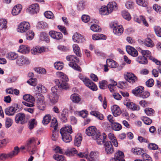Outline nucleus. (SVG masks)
I'll use <instances>...</instances> for the list:
<instances>
[{
	"label": "nucleus",
	"instance_id": "12",
	"mask_svg": "<svg viewBox=\"0 0 161 161\" xmlns=\"http://www.w3.org/2000/svg\"><path fill=\"white\" fill-rule=\"evenodd\" d=\"M39 10V7L38 4L35 3L32 4L26 9V12L31 14L37 13Z\"/></svg>",
	"mask_w": 161,
	"mask_h": 161
},
{
	"label": "nucleus",
	"instance_id": "54",
	"mask_svg": "<svg viewBox=\"0 0 161 161\" xmlns=\"http://www.w3.org/2000/svg\"><path fill=\"white\" fill-rule=\"evenodd\" d=\"M54 65V67L57 70H61L64 67L63 64L59 62L55 63Z\"/></svg>",
	"mask_w": 161,
	"mask_h": 161
},
{
	"label": "nucleus",
	"instance_id": "36",
	"mask_svg": "<svg viewBox=\"0 0 161 161\" xmlns=\"http://www.w3.org/2000/svg\"><path fill=\"white\" fill-rule=\"evenodd\" d=\"M138 50L140 52L142 56H144L145 57H149L150 59V57H152L151 56V53L148 50H143L142 49L140 48H139Z\"/></svg>",
	"mask_w": 161,
	"mask_h": 161
},
{
	"label": "nucleus",
	"instance_id": "50",
	"mask_svg": "<svg viewBox=\"0 0 161 161\" xmlns=\"http://www.w3.org/2000/svg\"><path fill=\"white\" fill-rule=\"evenodd\" d=\"M58 122L56 118H53L52 119L51 124V127L54 129V130H57L58 127Z\"/></svg>",
	"mask_w": 161,
	"mask_h": 161
},
{
	"label": "nucleus",
	"instance_id": "45",
	"mask_svg": "<svg viewBox=\"0 0 161 161\" xmlns=\"http://www.w3.org/2000/svg\"><path fill=\"white\" fill-rule=\"evenodd\" d=\"M7 22L6 19H0V30L6 28Z\"/></svg>",
	"mask_w": 161,
	"mask_h": 161
},
{
	"label": "nucleus",
	"instance_id": "23",
	"mask_svg": "<svg viewBox=\"0 0 161 161\" xmlns=\"http://www.w3.org/2000/svg\"><path fill=\"white\" fill-rule=\"evenodd\" d=\"M113 115L115 117L121 114V111L119 107L117 105H114L111 108Z\"/></svg>",
	"mask_w": 161,
	"mask_h": 161
},
{
	"label": "nucleus",
	"instance_id": "52",
	"mask_svg": "<svg viewBox=\"0 0 161 161\" xmlns=\"http://www.w3.org/2000/svg\"><path fill=\"white\" fill-rule=\"evenodd\" d=\"M40 38L42 41H49L48 37L45 32H42L40 35Z\"/></svg>",
	"mask_w": 161,
	"mask_h": 161
},
{
	"label": "nucleus",
	"instance_id": "8",
	"mask_svg": "<svg viewBox=\"0 0 161 161\" xmlns=\"http://www.w3.org/2000/svg\"><path fill=\"white\" fill-rule=\"evenodd\" d=\"M23 99L26 102H22V103L26 106L32 107L34 106L35 99L30 94L25 95L23 96Z\"/></svg>",
	"mask_w": 161,
	"mask_h": 161
},
{
	"label": "nucleus",
	"instance_id": "20",
	"mask_svg": "<svg viewBox=\"0 0 161 161\" xmlns=\"http://www.w3.org/2000/svg\"><path fill=\"white\" fill-rule=\"evenodd\" d=\"M73 41L77 43L81 42L85 40L83 37L79 33L76 32L73 35L72 37Z\"/></svg>",
	"mask_w": 161,
	"mask_h": 161
},
{
	"label": "nucleus",
	"instance_id": "30",
	"mask_svg": "<svg viewBox=\"0 0 161 161\" xmlns=\"http://www.w3.org/2000/svg\"><path fill=\"white\" fill-rule=\"evenodd\" d=\"M134 20L139 23H140L141 21H142L143 24L145 26H147L148 25L147 23L146 20L145 18L143 16H140L139 18H138L137 17H135L134 18Z\"/></svg>",
	"mask_w": 161,
	"mask_h": 161
},
{
	"label": "nucleus",
	"instance_id": "10",
	"mask_svg": "<svg viewBox=\"0 0 161 161\" xmlns=\"http://www.w3.org/2000/svg\"><path fill=\"white\" fill-rule=\"evenodd\" d=\"M125 79L130 83L133 84L137 81V77L133 73L127 72L124 75Z\"/></svg>",
	"mask_w": 161,
	"mask_h": 161
},
{
	"label": "nucleus",
	"instance_id": "62",
	"mask_svg": "<svg viewBox=\"0 0 161 161\" xmlns=\"http://www.w3.org/2000/svg\"><path fill=\"white\" fill-rule=\"evenodd\" d=\"M13 123V120L9 118L6 119L5 125L6 128H8L10 127Z\"/></svg>",
	"mask_w": 161,
	"mask_h": 161
},
{
	"label": "nucleus",
	"instance_id": "33",
	"mask_svg": "<svg viewBox=\"0 0 161 161\" xmlns=\"http://www.w3.org/2000/svg\"><path fill=\"white\" fill-rule=\"evenodd\" d=\"M70 98L73 102L75 103H79L81 99L79 96L75 93L72 94Z\"/></svg>",
	"mask_w": 161,
	"mask_h": 161
},
{
	"label": "nucleus",
	"instance_id": "41",
	"mask_svg": "<svg viewBox=\"0 0 161 161\" xmlns=\"http://www.w3.org/2000/svg\"><path fill=\"white\" fill-rule=\"evenodd\" d=\"M73 48L74 51L76 55L78 57H81V54L80 53V48L76 44H74L73 45Z\"/></svg>",
	"mask_w": 161,
	"mask_h": 161
},
{
	"label": "nucleus",
	"instance_id": "58",
	"mask_svg": "<svg viewBox=\"0 0 161 161\" xmlns=\"http://www.w3.org/2000/svg\"><path fill=\"white\" fill-rule=\"evenodd\" d=\"M141 119L146 125H149L152 122V120L147 117H142Z\"/></svg>",
	"mask_w": 161,
	"mask_h": 161
},
{
	"label": "nucleus",
	"instance_id": "34",
	"mask_svg": "<svg viewBox=\"0 0 161 161\" xmlns=\"http://www.w3.org/2000/svg\"><path fill=\"white\" fill-rule=\"evenodd\" d=\"M78 151L75 148H72L68 150L65 152V154L69 156H74L75 154H77Z\"/></svg>",
	"mask_w": 161,
	"mask_h": 161
},
{
	"label": "nucleus",
	"instance_id": "15",
	"mask_svg": "<svg viewBox=\"0 0 161 161\" xmlns=\"http://www.w3.org/2000/svg\"><path fill=\"white\" fill-rule=\"evenodd\" d=\"M104 145L105 148V151L106 154H111L114 152V149L111 142H106L104 144Z\"/></svg>",
	"mask_w": 161,
	"mask_h": 161
},
{
	"label": "nucleus",
	"instance_id": "61",
	"mask_svg": "<svg viewBox=\"0 0 161 161\" xmlns=\"http://www.w3.org/2000/svg\"><path fill=\"white\" fill-rule=\"evenodd\" d=\"M37 26L40 28L44 29L47 27V25L45 22L41 21L38 22Z\"/></svg>",
	"mask_w": 161,
	"mask_h": 161
},
{
	"label": "nucleus",
	"instance_id": "47",
	"mask_svg": "<svg viewBox=\"0 0 161 161\" xmlns=\"http://www.w3.org/2000/svg\"><path fill=\"white\" fill-rule=\"evenodd\" d=\"M112 129L115 131H119L122 129V126L119 124L114 122L111 125Z\"/></svg>",
	"mask_w": 161,
	"mask_h": 161
},
{
	"label": "nucleus",
	"instance_id": "57",
	"mask_svg": "<svg viewBox=\"0 0 161 161\" xmlns=\"http://www.w3.org/2000/svg\"><path fill=\"white\" fill-rule=\"evenodd\" d=\"M136 3L141 6L145 7L147 6L146 0H136Z\"/></svg>",
	"mask_w": 161,
	"mask_h": 161
},
{
	"label": "nucleus",
	"instance_id": "64",
	"mask_svg": "<svg viewBox=\"0 0 161 161\" xmlns=\"http://www.w3.org/2000/svg\"><path fill=\"white\" fill-rule=\"evenodd\" d=\"M36 78H31L30 80H27V82L31 86H35L36 84Z\"/></svg>",
	"mask_w": 161,
	"mask_h": 161
},
{
	"label": "nucleus",
	"instance_id": "27",
	"mask_svg": "<svg viewBox=\"0 0 161 161\" xmlns=\"http://www.w3.org/2000/svg\"><path fill=\"white\" fill-rule=\"evenodd\" d=\"M113 31L115 34L120 36L123 32V28L122 25H117L113 29Z\"/></svg>",
	"mask_w": 161,
	"mask_h": 161
},
{
	"label": "nucleus",
	"instance_id": "19",
	"mask_svg": "<svg viewBox=\"0 0 161 161\" xmlns=\"http://www.w3.org/2000/svg\"><path fill=\"white\" fill-rule=\"evenodd\" d=\"M126 50L128 53L132 56L136 57L138 55L137 51L130 46H127L126 47Z\"/></svg>",
	"mask_w": 161,
	"mask_h": 161
},
{
	"label": "nucleus",
	"instance_id": "43",
	"mask_svg": "<svg viewBox=\"0 0 161 161\" xmlns=\"http://www.w3.org/2000/svg\"><path fill=\"white\" fill-rule=\"evenodd\" d=\"M82 140V138L81 136L78 135L76 136L74 141L75 145L79 147L81 144Z\"/></svg>",
	"mask_w": 161,
	"mask_h": 161
},
{
	"label": "nucleus",
	"instance_id": "44",
	"mask_svg": "<svg viewBox=\"0 0 161 161\" xmlns=\"http://www.w3.org/2000/svg\"><path fill=\"white\" fill-rule=\"evenodd\" d=\"M131 152L134 153V154L138 155L142 153V154L144 151L141 148L135 147L132 149Z\"/></svg>",
	"mask_w": 161,
	"mask_h": 161
},
{
	"label": "nucleus",
	"instance_id": "49",
	"mask_svg": "<svg viewBox=\"0 0 161 161\" xmlns=\"http://www.w3.org/2000/svg\"><path fill=\"white\" fill-rule=\"evenodd\" d=\"M144 112L148 116H152L154 114L155 111L154 110L149 108H147L145 109Z\"/></svg>",
	"mask_w": 161,
	"mask_h": 161
},
{
	"label": "nucleus",
	"instance_id": "13",
	"mask_svg": "<svg viewBox=\"0 0 161 161\" xmlns=\"http://www.w3.org/2000/svg\"><path fill=\"white\" fill-rule=\"evenodd\" d=\"M30 63V61L28 59L23 56H19L16 61V64L19 66L28 64Z\"/></svg>",
	"mask_w": 161,
	"mask_h": 161
},
{
	"label": "nucleus",
	"instance_id": "16",
	"mask_svg": "<svg viewBox=\"0 0 161 161\" xmlns=\"http://www.w3.org/2000/svg\"><path fill=\"white\" fill-rule=\"evenodd\" d=\"M105 134L103 133V135H101L100 133L96 134V135L93 136V138L96 140L97 144L98 145H102L104 142L105 139Z\"/></svg>",
	"mask_w": 161,
	"mask_h": 161
},
{
	"label": "nucleus",
	"instance_id": "29",
	"mask_svg": "<svg viewBox=\"0 0 161 161\" xmlns=\"http://www.w3.org/2000/svg\"><path fill=\"white\" fill-rule=\"evenodd\" d=\"M115 157L119 161H125L124 159L125 157L124 153L120 151H118L114 154Z\"/></svg>",
	"mask_w": 161,
	"mask_h": 161
},
{
	"label": "nucleus",
	"instance_id": "53",
	"mask_svg": "<svg viewBox=\"0 0 161 161\" xmlns=\"http://www.w3.org/2000/svg\"><path fill=\"white\" fill-rule=\"evenodd\" d=\"M123 17L125 19L127 20H130L131 19V17L129 13L125 11H124L122 12V14Z\"/></svg>",
	"mask_w": 161,
	"mask_h": 161
},
{
	"label": "nucleus",
	"instance_id": "9",
	"mask_svg": "<svg viewBox=\"0 0 161 161\" xmlns=\"http://www.w3.org/2000/svg\"><path fill=\"white\" fill-rule=\"evenodd\" d=\"M30 28V25L27 22H23L18 25L17 31L18 32L23 33L26 32Z\"/></svg>",
	"mask_w": 161,
	"mask_h": 161
},
{
	"label": "nucleus",
	"instance_id": "51",
	"mask_svg": "<svg viewBox=\"0 0 161 161\" xmlns=\"http://www.w3.org/2000/svg\"><path fill=\"white\" fill-rule=\"evenodd\" d=\"M90 28L91 30L94 32H100L101 31V28L96 24L92 25Z\"/></svg>",
	"mask_w": 161,
	"mask_h": 161
},
{
	"label": "nucleus",
	"instance_id": "35",
	"mask_svg": "<svg viewBox=\"0 0 161 161\" xmlns=\"http://www.w3.org/2000/svg\"><path fill=\"white\" fill-rule=\"evenodd\" d=\"M136 61L141 64H145L147 63V58L144 56H139L136 58Z\"/></svg>",
	"mask_w": 161,
	"mask_h": 161
},
{
	"label": "nucleus",
	"instance_id": "7",
	"mask_svg": "<svg viewBox=\"0 0 161 161\" xmlns=\"http://www.w3.org/2000/svg\"><path fill=\"white\" fill-rule=\"evenodd\" d=\"M55 87L56 86L52 87V92L49 93L47 95V97L49 99L51 102L53 103H57L58 98V96L57 93V90Z\"/></svg>",
	"mask_w": 161,
	"mask_h": 161
},
{
	"label": "nucleus",
	"instance_id": "11",
	"mask_svg": "<svg viewBox=\"0 0 161 161\" xmlns=\"http://www.w3.org/2000/svg\"><path fill=\"white\" fill-rule=\"evenodd\" d=\"M40 97L38 98L37 101L36 106L38 109L40 110H44L46 107L45 102L43 96L39 94Z\"/></svg>",
	"mask_w": 161,
	"mask_h": 161
},
{
	"label": "nucleus",
	"instance_id": "31",
	"mask_svg": "<svg viewBox=\"0 0 161 161\" xmlns=\"http://www.w3.org/2000/svg\"><path fill=\"white\" fill-rule=\"evenodd\" d=\"M37 122L36 119H32L28 122V128L30 130L33 129L37 125Z\"/></svg>",
	"mask_w": 161,
	"mask_h": 161
},
{
	"label": "nucleus",
	"instance_id": "39",
	"mask_svg": "<svg viewBox=\"0 0 161 161\" xmlns=\"http://www.w3.org/2000/svg\"><path fill=\"white\" fill-rule=\"evenodd\" d=\"M53 158L57 161H66L64 156L58 153H56L53 156Z\"/></svg>",
	"mask_w": 161,
	"mask_h": 161
},
{
	"label": "nucleus",
	"instance_id": "21",
	"mask_svg": "<svg viewBox=\"0 0 161 161\" xmlns=\"http://www.w3.org/2000/svg\"><path fill=\"white\" fill-rule=\"evenodd\" d=\"M45 51V48L43 47H36L31 50V53L33 54H37L43 53Z\"/></svg>",
	"mask_w": 161,
	"mask_h": 161
},
{
	"label": "nucleus",
	"instance_id": "1",
	"mask_svg": "<svg viewBox=\"0 0 161 161\" xmlns=\"http://www.w3.org/2000/svg\"><path fill=\"white\" fill-rule=\"evenodd\" d=\"M56 75L57 77L62 79V80L56 79L54 80V82L58 88H60L64 89H66L69 87V85L66 82L68 81L69 79L66 75L61 72H57Z\"/></svg>",
	"mask_w": 161,
	"mask_h": 161
},
{
	"label": "nucleus",
	"instance_id": "22",
	"mask_svg": "<svg viewBox=\"0 0 161 161\" xmlns=\"http://www.w3.org/2000/svg\"><path fill=\"white\" fill-rule=\"evenodd\" d=\"M106 6L110 14L118 8L117 4L115 2H109Z\"/></svg>",
	"mask_w": 161,
	"mask_h": 161
},
{
	"label": "nucleus",
	"instance_id": "24",
	"mask_svg": "<svg viewBox=\"0 0 161 161\" xmlns=\"http://www.w3.org/2000/svg\"><path fill=\"white\" fill-rule=\"evenodd\" d=\"M99 153L97 151H92L90 153L89 157H87V158L92 159L95 161H99Z\"/></svg>",
	"mask_w": 161,
	"mask_h": 161
},
{
	"label": "nucleus",
	"instance_id": "17",
	"mask_svg": "<svg viewBox=\"0 0 161 161\" xmlns=\"http://www.w3.org/2000/svg\"><path fill=\"white\" fill-rule=\"evenodd\" d=\"M96 128L94 126H90L86 130V134L89 136H91L93 138L97 134L96 132Z\"/></svg>",
	"mask_w": 161,
	"mask_h": 161
},
{
	"label": "nucleus",
	"instance_id": "38",
	"mask_svg": "<svg viewBox=\"0 0 161 161\" xmlns=\"http://www.w3.org/2000/svg\"><path fill=\"white\" fill-rule=\"evenodd\" d=\"M144 44L146 46L150 47H152L154 46L153 41L149 38H147L144 40Z\"/></svg>",
	"mask_w": 161,
	"mask_h": 161
},
{
	"label": "nucleus",
	"instance_id": "48",
	"mask_svg": "<svg viewBox=\"0 0 161 161\" xmlns=\"http://www.w3.org/2000/svg\"><path fill=\"white\" fill-rule=\"evenodd\" d=\"M51 119V116L49 115H46L45 116L42 121V123L44 125H47Z\"/></svg>",
	"mask_w": 161,
	"mask_h": 161
},
{
	"label": "nucleus",
	"instance_id": "60",
	"mask_svg": "<svg viewBox=\"0 0 161 161\" xmlns=\"http://www.w3.org/2000/svg\"><path fill=\"white\" fill-rule=\"evenodd\" d=\"M45 17L48 19H51L53 17V13L50 11H47L44 13Z\"/></svg>",
	"mask_w": 161,
	"mask_h": 161
},
{
	"label": "nucleus",
	"instance_id": "56",
	"mask_svg": "<svg viewBox=\"0 0 161 161\" xmlns=\"http://www.w3.org/2000/svg\"><path fill=\"white\" fill-rule=\"evenodd\" d=\"M34 33L32 31H29L26 33V39L31 40L33 39L34 36Z\"/></svg>",
	"mask_w": 161,
	"mask_h": 161
},
{
	"label": "nucleus",
	"instance_id": "55",
	"mask_svg": "<svg viewBox=\"0 0 161 161\" xmlns=\"http://www.w3.org/2000/svg\"><path fill=\"white\" fill-rule=\"evenodd\" d=\"M37 89L39 92L45 93L47 91V89L45 87L42 85H39L37 86Z\"/></svg>",
	"mask_w": 161,
	"mask_h": 161
},
{
	"label": "nucleus",
	"instance_id": "14",
	"mask_svg": "<svg viewBox=\"0 0 161 161\" xmlns=\"http://www.w3.org/2000/svg\"><path fill=\"white\" fill-rule=\"evenodd\" d=\"M15 121L17 123L23 124L26 122L25 116L24 114L19 113L17 114L15 116Z\"/></svg>",
	"mask_w": 161,
	"mask_h": 161
},
{
	"label": "nucleus",
	"instance_id": "26",
	"mask_svg": "<svg viewBox=\"0 0 161 161\" xmlns=\"http://www.w3.org/2000/svg\"><path fill=\"white\" fill-rule=\"evenodd\" d=\"M17 110L16 108L12 106L9 107L5 109V114L8 115H12Z\"/></svg>",
	"mask_w": 161,
	"mask_h": 161
},
{
	"label": "nucleus",
	"instance_id": "40",
	"mask_svg": "<svg viewBox=\"0 0 161 161\" xmlns=\"http://www.w3.org/2000/svg\"><path fill=\"white\" fill-rule=\"evenodd\" d=\"M144 89V87L142 86L137 87L132 91V92L136 96L139 97L140 95L143 92Z\"/></svg>",
	"mask_w": 161,
	"mask_h": 161
},
{
	"label": "nucleus",
	"instance_id": "4",
	"mask_svg": "<svg viewBox=\"0 0 161 161\" xmlns=\"http://www.w3.org/2000/svg\"><path fill=\"white\" fill-rule=\"evenodd\" d=\"M66 59L68 61H70L69 65L74 69L81 71V69L80 66L77 64L79 62V59L73 55H69L67 56Z\"/></svg>",
	"mask_w": 161,
	"mask_h": 161
},
{
	"label": "nucleus",
	"instance_id": "32",
	"mask_svg": "<svg viewBox=\"0 0 161 161\" xmlns=\"http://www.w3.org/2000/svg\"><path fill=\"white\" fill-rule=\"evenodd\" d=\"M107 64L109 67L113 68H115L118 66V64L114 60L110 59H108L106 60Z\"/></svg>",
	"mask_w": 161,
	"mask_h": 161
},
{
	"label": "nucleus",
	"instance_id": "46",
	"mask_svg": "<svg viewBox=\"0 0 161 161\" xmlns=\"http://www.w3.org/2000/svg\"><path fill=\"white\" fill-rule=\"evenodd\" d=\"M18 57V55L14 52L8 53L7 57L10 60H13L16 59Z\"/></svg>",
	"mask_w": 161,
	"mask_h": 161
},
{
	"label": "nucleus",
	"instance_id": "18",
	"mask_svg": "<svg viewBox=\"0 0 161 161\" xmlns=\"http://www.w3.org/2000/svg\"><path fill=\"white\" fill-rule=\"evenodd\" d=\"M49 34L51 37L56 40L60 39L63 37L62 33L55 31H51L49 32Z\"/></svg>",
	"mask_w": 161,
	"mask_h": 161
},
{
	"label": "nucleus",
	"instance_id": "5",
	"mask_svg": "<svg viewBox=\"0 0 161 161\" xmlns=\"http://www.w3.org/2000/svg\"><path fill=\"white\" fill-rule=\"evenodd\" d=\"M79 77L85 85L90 89L94 91L97 90L96 85L89 79L83 75L82 74H80Z\"/></svg>",
	"mask_w": 161,
	"mask_h": 161
},
{
	"label": "nucleus",
	"instance_id": "59",
	"mask_svg": "<svg viewBox=\"0 0 161 161\" xmlns=\"http://www.w3.org/2000/svg\"><path fill=\"white\" fill-rule=\"evenodd\" d=\"M142 157L143 159V161H152V158L146 153H143Z\"/></svg>",
	"mask_w": 161,
	"mask_h": 161
},
{
	"label": "nucleus",
	"instance_id": "28",
	"mask_svg": "<svg viewBox=\"0 0 161 161\" xmlns=\"http://www.w3.org/2000/svg\"><path fill=\"white\" fill-rule=\"evenodd\" d=\"M30 50V48L28 46L21 45L19 47L18 52L23 54L28 53Z\"/></svg>",
	"mask_w": 161,
	"mask_h": 161
},
{
	"label": "nucleus",
	"instance_id": "37",
	"mask_svg": "<svg viewBox=\"0 0 161 161\" xmlns=\"http://www.w3.org/2000/svg\"><path fill=\"white\" fill-rule=\"evenodd\" d=\"M100 13L102 15H108L110 14L106 6H102L99 10Z\"/></svg>",
	"mask_w": 161,
	"mask_h": 161
},
{
	"label": "nucleus",
	"instance_id": "2",
	"mask_svg": "<svg viewBox=\"0 0 161 161\" xmlns=\"http://www.w3.org/2000/svg\"><path fill=\"white\" fill-rule=\"evenodd\" d=\"M60 133L63 141L66 143L70 142L72 140L70 134L72 133L71 126L69 125H66L60 130Z\"/></svg>",
	"mask_w": 161,
	"mask_h": 161
},
{
	"label": "nucleus",
	"instance_id": "63",
	"mask_svg": "<svg viewBox=\"0 0 161 161\" xmlns=\"http://www.w3.org/2000/svg\"><path fill=\"white\" fill-rule=\"evenodd\" d=\"M154 29L157 35L159 37H161V28L159 26H155Z\"/></svg>",
	"mask_w": 161,
	"mask_h": 161
},
{
	"label": "nucleus",
	"instance_id": "6",
	"mask_svg": "<svg viewBox=\"0 0 161 161\" xmlns=\"http://www.w3.org/2000/svg\"><path fill=\"white\" fill-rule=\"evenodd\" d=\"M20 151L19 149L17 146L15 147L13 150L11 151L8 154L2 153L0 154V161L4 160L8 158H12L15 156L18 155Z\"/></svg>",
	"mask_w": 161,
	"mask_h": 161
},
{
	"label": "nucleus",
	"instance_id": "25",
	"mask_svg": "<svg viewBox=\"0 0 161 161\" xmlns=\"http://www.w3.org/2000/svg\"><path fill=\"white\" fill-rule=\"evenodd\" d=\"M22 8V6L20 4H17L13 8L12 13L13 15H16L20 12Z\"/></svg>",
	"mask_w": 161,
	"mask_h": 161
},
{
	"label": "nucleus",
	"instance_id": "42",
	"mask_svg": "<svg viewBox=\"0 0 161 161\" xmlns=\"http://www.w3.org/2000/svg\"><path fill=\"white\" fill-rule=\"evenodd\" d=\"M59 132L57 130H53L52 131V134L51 138L53 141H57L59 137Z\"/></svg>",
	"mask_w": 161,
	"mask_h": 161
},
{
	"label": "nucleus",
	"instance_id": "3",
	"mask_svg": "<svg viewBox=\"0 0 161 161\" xmlns=\"http://www.w3.org/2000/svg\"><path fill=\"white\" fill-rule=\"evenodd\" d=\"M37 140V138L33 137L29 139L26 142L25 145L26 150L30 152L31 155L34 154L37 150L35 145L36 142Z\"/></svg>",
	"mask_w": 161,
	"mask_h": 161
}]
</instances>
